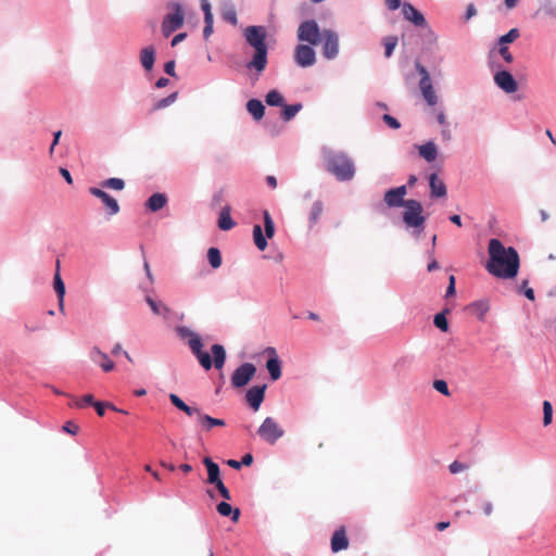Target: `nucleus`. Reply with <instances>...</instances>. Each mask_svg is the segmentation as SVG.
<instances>
[{
  "label": "nucleus",
  "mask_w": 556,
  "mask_h": 556,
  "mask_svg": "<svg viewBox=\"0 0 556 556\" xmlns=\"http://www.w3.org/2000/svg\"><path fill=\"white\" fill-rule=\"evenodd\" d=\"M405 211L403 213V220L408 228H413L420 232L424 229L425 216L422 215L424 208L419 201L409 199L406 200Z\"/></svg>",
  "instance_id": "nucleus-5"
},
{
  "label": "nucleus",
  "mask_w": 556,
  "mask_h": 556,
  "mask_svg": "<svg viewBox=\"0 0 556 556\" xmlns=\"http://www.w3.org/2000/svg\"><path fill=\"white\" fill-rule=\"evenodd\" d=\"M397 45V38L395 36H389L383 39L384 55L390 58Z\"/></svg>",
  "instance_id": "nucleus-39"
},
{
  "label": "nucleus",
  "mask_w": 556,
  "mask_h": 556,
  "mask_svg": "<svg viewBox=\"0 0 556 556\" xmlns=\"http://www.w3.org/2000/svg\"><path fill=\"white\" fill-rule=\"evenodd\" d=\"M441 138L443 141H451L452 140V131L450 129V125L442 127L440 131Z\"/></svg>",
  "instance_id": "nucleus-59"
},
{
  "label": "nucleus",
  "mask_w": 556,
  "mask_h": 556,
  "mask_svg": "<svg viewBox=\"0 0 556 556\" xmlns=\"http://www.w3.org/2000/svg\"><path fill=\"white\" fill-rule=\"evenodd\" d=\"M419 155L427 162H433L438 156V148L433 141L418 146Z\"/></svg>",
  "instance_id": "nucleus-30"
},
{
  "label": "nucleus",
  "mask_w": 556,
  "mask_h": 556,
  "mask_svg": "<svg viewBox=\"0 0 556 556\" xmlns=\"http://www.w3.org/2000/svg\"><path fill=\"white\" fill-rule=\"evenodd\" d=\"M294 62L300 67H311L316 63V52L311 45H298L294 49Z\"/></svg>",
  "instance_id": "nucleus-15"
},
{
  "label": "nucleus",
  "mask_w": 556,
  "mask_h": 556,
  "mask_svg": "<svg viewBox=\"0 0 556 556\" xmlns=\"http://www.w3.org/2000/svg\"><path fill=\"white\" fill-rule=\"evenodd\" d=\"M416 71L420 75V80H419L418 86H419V90L422 96V99L429 106L437 105L439 103V96L433 86L430 73L420 63H416Z\"/></svg>",
  "instance_id": "nucleus-6"
},
{
  "label": "nucleus",
  "mask_w": 556,
  "mask_h": 556,
  "mask_svg": "<svg viewBox=\"0 0 556 556\" xmlns=\"http://www.w3.org/2000/svg\"><path fill=\"white\" fill-rule=\"evenodd\" d=\"M349 541L343 529L337 530L331 538V549L333 553H338L348 548Z\"/></svg>",
  "instance_id": "nucleus-29"
},
{
  "label": "nucleus",
  "mask_w": 556,
  "mask_h": 556,
  "mask_svg": "<svg viewBox=\"0 0 556 556\" xmlns=\"http://www.w3.org/2000/svg\"><path fill=\"white\" fill-rule=\"evenodd\" d=\"M224 17H225V20L229 21L233 25H236L237 22H238L237 14H236V11L233 9H230V10L226 11L224 13Z\"/></svg>",
  "instance_id": "nucleus-58"
},
{
  "label": "nucleus",
  "mask_w": 556,
  "mask_h": 556,
  "mask_svg": "<svg viewBox=\"0 0 556 556\" xmlns=\"http://www.w3.org/2000/svg\"><path fill=\"white\" fill-rule=\"evenodd\" d=\"M169 400L175 407L182 410L188 416H197L199 424L207 431L211 430L212 427L225 426V421L223 419L213 418L208 415L202 414L198 407L187 405L178 395L174 393L169 394Z\"/></svg>",
  "instance_id": "nucleus-4"
},
{
  "label": "nucleus",
  "mask_w": 556,
  "mask_h": 556,
  "mask_svg": "<svg viewBox=\"0 0 556 556\" xmlns=\"http://www.w3.org/2000/svg\"><path fill=\"white\" fill-rule=\"evenodd\" d=\"M155 61V49L153 46L144 47L140 50V63L146 71L153 68Z\"/></svg>",
  "instance_id": "nucleus-28"
},
{
  "label": "nucleus",
  "mask_w": 556,
  "mask_h": 556,
  "mask_svg": "<svg viewBox=\"0 0 556 556\" xmlns=\"http://www.w3.org/2000/svg\"><path fill=\"white\" fill-rule=\"evenodd\" d=\"M247 111L255 121H260L265 114V106L260 100L251 99L247 102Z\"/></svg>",
  "instance_id": "nucleus-32"
},
{
  "label": "nucleus",
  "mask_w": 556,
  "mask_h": 556,
  "mask_svg": "<svg viewBox=\"0 0 556 556\" xmlns=\"http://www.w3.org/2000/svg\"><path fill=\"white\" fill-rule=\"evenodd\" d=\"M433 323L440 330L446 332L448 330V323L444 313H439L434 316Z\"/></svg>",
  "instance_id": "nucleus-44"
},
{
  "label": "nucleus",
  "mask_w": 556,
  "mask_h": 556,
  "mask_svg": "<svg viewBox=\"0 0 556 556\" xmlns=\"http://www.w3.org/2000/svg\"><path fill=\"white\" fill-rule=\"evenodd\" d=\"M476 15H477V9H476L475 4L469 3L466 9L464 21L469 22Z\"/></svg>",
  "instance_id": "nucleus-54"
},
{
  "label": "nucleus",
  "mask_w": 556,
  "mask_h": 556,
  "mask_svg": "<svg viewBox=\"0 0 556 556\" xmlns=\"http://www.w3.org/2000/svg\"><path fill=\"white\" fill-rule=\"evenodd\" d=\"M282 106H283L282 119L286 122L291 121L302 110L301 103H295L292 105H282Z\"/></svg>",
  "instance_id": "nucleus-36"
},
{
  "label": "nucleus",
  "mask_w": 556,
  "mask_h": 556,
  "mask_svg": "<svg viewBox=\"0 0 556 556\" xmlns=\"http://www.w3.org/2000/svg\"><path fill=\"white\" fill-rule=\"evenodd\" d=\"M428 179L430 197L434 199L445 198L447 190L444 181L435 173L430 174Z\"/></svg>",
  "instance_id": "nucleus-23"
},
{
  "label": "nucleus",
  "mask_w": 556,
  "mask_h": 556,
  "mask_svg": "<svg viewBox=\"0 0 556 556\" xmlns=\"http://www.w3.org/2000/svg\"><path fill=\"white\" fill-rule=\"evenodd\" d=\"M265 353L269 355V358L266 362V369L268 370L270 378L276 381L281 377V362L279 361L275 348L268 346L265 350Z\"/></svg>",
  "instance_id": "nucleus-20"
},
{
  "label": "nucleus",
  "mask_w": 556,
  "mask_h": 556,
  "mask_svg": "<svg viewBox=\"0 0 556 556\" xmlns=\"http://www.w3.org/2000/svg\"><path fill=\"white\" fill-rule=\"evenodd\" d=\"M489 261L486 270L497 277L511 279L517 276L519 269V255L517 251L506 248L498 239H491L488 247Z\"/></svg>",
  "instance_id": "nucleus-1"
},
{
  "label": "nucleus",
  "mask_w": 556,
  "mask_h": 556,
  "mask_svg": "<svg viewBox=\"0 0 556 556\" xmlns=\"http://www.w3.org/2000/svg\"><path fill=\"white\" fill-rule=\"evenodd\" d=\"M211 351L213 353V362L211 359V356L202 351V348H199L198 352H192L195 357L198 358L201 366L208 370L212 368V365L214 363V366L216 369L223 368L226 359V351L223 345L220 344H213L211 348Z\"/></svg>",
  "instance_id": "nucleus-8"
},
{
  "label": "nucleus",
  "mask_w": 556,
  "mask_h": 556,
  "mask_svg": "<svg viewBox=\"0 0 556 556\" xmlns=\"http://www.w3.org/2000/svg\"><path fill=\"white\" fill-rule=\"evenodd\" d=\"M243 35L245 41L254 49L253 58L248 62L247 68L253 72L251 79L256 81L267 65V46L265 43L267 31L264 26H248Z\"/></svg>",
  "instance_id": "nucleus-2"
},
{
  "label": "nucleus",
  "mask_w": 556,
  "mask_h": 556,
  "mask_svg": "<svg viewBox=\"0 0 556 556\" xmlns=\"http://www.w3.org/2000/svg\"><path fill=\"white\" fill-rule=\"evenodd\" d=\"M435 117H437V122H438V123H439V125H441L442 127L450 125V124H448V122H447L446 114H445L443 111H439V112L437 113Z\"/></svg>",
  "instance_id": "nucleus-60"
},
{
  "label": "nucleus",
  "mask_w": 556,
  "mask_h": 556,
  "mask_svg": "<svg viewBox=\"0 0 556 556\" xmlns=\"http://www.w3.org/2000/svg\"><path fill=\"white\" fill-rule=\"evenodd\" d=\"M494 84L505 93L510 94L518 90V83L506 70L497 71L493 76Z\"/></svg>",
  "instance_id": "nucleus-17"
},
{
  "label": "nucleus",
  "mask_w": 556,
  "mask_h": 556,
  "mask_svg": "<svg viewBox=\"0 0 556 556\" xmlns=\"http://www.w3.org/2000/svg\"><path fill=\"white\" fill-rule=\"evenodd\" d=\"M211 351L213 353V362L211 359V356L202 351V348H199L198 352H192L195 357L198 358L201 366L208 370L212 368V365L214 363V366L216 369L223 368L226 359V351L223 345L220 344H213L211 348Z\"/></svg>",
  "instance_id": "nucleus-9"
},
{
  "label": "nucleus",
  "mask_w": 556,
  "mask_h": 556,
  "mask_svg": "<svg viewBox=\"0 0 556 556\" xmlns=\"http://www.w3.org/2000/svg\"><path fill=\"white\" fill-rule=\"evenodd\" d=\"M167 197L164 193H153L146 202V207L152 213L161 211L167 204Z\"/></svg>",
  "instance_id": "nucleus-25"
},
{
  "label": "nucleus",
  "mask_w": 556,
  "mask_h": 556,
  "mask_svg": "<svg viewBox=\"0 0 556 556\" xmlns=\"http://www.w3.org/2000/svg\"><path fill=\"white\" fill-rule=\"evenodd\" d=\"M543 408V425L546 427L552 424L553 420V406L551 402L544 401L542 403Z\"/></svg>",
  "instance_id": "nucleus-40"
},
{
  "label": "nucleus",
  "mask_w": 556,
  "mask_h": 556,
  "mask_svg": "<svg viewBox=\"0 0 556 556\" xmlns=\"http://www.w3.org/2000/svg\"><path fill=\"white\" fill-rule=\"evenodd\" d=\"M471 307L480 320L484 319L485 314L490 309L489 303L486 301L475 302L472 303Z\"/></svg>",
  "instance_id": "nucleus-38"
},
{
  "label": "nucleus",
  "mask_w": 556,
  "mask_h": 556,
  "mask_svg": "<svg viewBox=\"0 0 556 556\" xmlns=\"http://www.w3.org/2000/svg\"><path fill=\"white\" fill-rule=\"evenodd\" d=\"M93 396L91 394H86L81 399H76L73 405L77 408H83L86 405H93Z\"/></svg>",
  "instance_id": "nucleus-45"
},
{
  "label": "nucleus",
  "mask_w": 556,
  "mask_h": 556,
  "mask_svg": "<svg viewBox=\"0 0 556 556\" xmlns=\"http://www.w3.org/2000/svg\"><path fill=\"white\" fill-rule=\"evenodd\" d=\"M265 101L270 106L285 105V98L278 90H270L265 98Z\"/></svg>",
  "instance_id": "nucleus-35"
},
{
  "label": "nucleus",
  "mask_w": 556,
  "mask_h": 556,
  "mask_svg": "<svg viewBox=\"0 0 556 556\" xmlns=\"http://www.w3.org/2000/svg\"><path fill=\"white\" fill-rule=\"evenodd\" d=\"M498 52L506 63H513L514 56L506 46H500Z\"/></svg>",
  "instance_id": "nucleus-49"
},
{
  "label": "nucleus",
  "mask_w": 556,
  "mask_h": 556,
  "mask_svg": "<svg viewBox=\"0 0 556 556\" xmlns=\"http://www.w3.org/2000/svg\"><path fill=\"white\" fill-rule=\"evenodd\" d=\"M125 185L126 184H125L124 179L116 178V177L108 178V179L101 181L102 189L108 188V189H112L115 191H122L125 188Z\"/></svg>",
  "instance_id": "nucleus-34"
},
{
  "label": "nucleus",
  "mask_w": 556,
  "mask_h": 556,
  "mask_svg": "<svg viewBox=\"0 0 556 556\" xmlns=\"http://www.w3.org/2000/svg\"><path fill=\"white\" fill-rule=\"evenodd\" d=\"M455 294V277L450 276L448 278V287L446 289V296H452Z\"/></svg>",
  "instance_id": "nucleus-61"
},
{
  "label": "nucleus",
  "mask_w": 556,
  "mask_h": 556,
  "mask_svg": "<svg viewBox=\"0 0 556 556\" xmlns=\"http://www.w3.org/2000/svg\"><path fill=\"white\" fill-rule=\"evenodd\" d=\"M406 194V186H400L397 188L390 189L384 193V202L389 207H404L406 202L404 198Z\"/></svg>",
  "instance_id": "nucleus-19"
},
{
  "label": "nucleus",
  "mask_w": 556,
  "mask_h": 556,
  "mask_svg": "<svg viewBox=\"0 0 556 556\" xmlns=\"http://www.w3.org/2000/svg\"><path fill=\"white\" fill-rule=\"evenodd\" d=\"M168 12L162 22L161 30L164 37H168L174 31L179 29L185 22V14L180 3H172Z\"/></svg>",
  "instance_id": "nucleus-7"
},
{
  "label": "nucleus",
  "mask_w": 556,
  "mask_h": 556,
  "mask_svg": "<svg viewBox=\"0 0 556 556\" xmlns=\"http://www.w3.org/2000/svg\"><path fill=\"white\" fill-rule=\"evenodd\" d=\"M402 13L405 20L412 22L416 26H425V16L410 3L405 2L402 7Z\"/></svg>",
  "instance_id": "nucleus-24"
},
{
  "label": "nucleus",
  "mask_w": 556,
  "mask_h": 556,
  "mask_svg": "<svg viewBox=\"0 0 556 556\" xmlns=\"http://www.w3.org/2000/svg\"><path fill=\"white\" fill-rule=\"evenodd\" d=\"M203 37L207 39L213 34V20H204Z\"/></svg>",
  "instance_id": "nucleus-56"
},
{
  "label": "nucleus",
  "mask_w": 556,
  "mask_h": 556,
  "mask_svg": "<svg viewBox=\"0 0 556 556\" xmlns=\"http://www.w3.org/2000/svg\"><path fill=\"white\" fill-rule=\"evenodd\" d=\"M433 388L444 395H450L447 383L444 380H435L433 382Z\"/></svg>",
  "instance_id": "nucleus-48"
},
{
  "label": "nucleus",
  "mask_w": 556,
  "mask_h": 556,
  "mask_svg": "<svg viewBox=\"0 0 556 556\" xmlns=\"http://www.w3.org/2000/svg\"><path fill=\"white\" fill-rule=\"evenodd\" d=\"M519 37V30L517 28H511L507 34L501 36L498 38V45L505 46L515 41Z\"/></svg>",
  "instance_id": "nucleus-42"
},
{
  "label": "nucleus",
  "mask_w": 556,
  "mask_h": 556,
  "mask_svg": "<svg viewBox=\"0 0 556 556\" xmlns=\"http://www.w3.org/2000/svg\"><path fill=\"white\" fill-rule=\"evenodd\" d=\"M93 406L97 409V413H98L99 416H103L104 415V407H110L113 410L125 413L124 410H121V409L116 408L114 405H112L110 403H105L104 404V403H101V402H94Z\"/></svg>",
  "instance_id": "nucleus-46"
},
{
  "label": "nucleus",
  "mask_w": 556,
  "mask_h": 556,
  "mask_svg": "<svg viewBox=\"0 0 556 556\" xmlns=\"http://www.w3.org/2000/svg\"><path fill=\"white\" fill-rule=\"evenodd\" d=\"M263 217H264L265 235L263 233V229L260 225L253 226V240H254L256 248L260 251H264L267 248L266 238L270 239L275 235V224H274V220H273L270 214L268 213V211H264Z\"/></svg>",
  "instance_id": "nucleus-10"
},
{
  "label": "nucleus",
  "mask_w": 556,
  "mask_h": 556,
  "mask_svg": "<svg viewBox=\"0 0 556 556\" xmlns=\"http://www.w3.org/2000/svg\"><path fill=\"white\" fill-rule=\"evenodd\" d=\"M257 434L265 442L275 444L280 438L283 437L285 431L274 418L266 417L258 427Z\"/></svg>",
  "instance_id": "nucleus-12"
},
{
  "label": "nucleus",
  "mask_w": 556,
  "mask_h": 556,
  "mask_svg": "<svg viewBox=\"0 0 556 556\" xmlns=\"http://www.w3.org/2000/svg\"><path fill=\"white\" fill-rule=\"evenodd\" d=\"M203 464L207 469V482L210 484H216L220 482L222 479L218 465L214 463L210 457H204Z\"/></svg>",
  "instance_id": "nucleus-27"
},
{
  "label": "nucleus",
  "mask_w": 556,
  "mask_h": 556,
  "mask_svg": "<svg viewBox=\"0 0 556 556\" xmlns=\"http://www.w3.org/2000/svg\"><path fill=\"white\" fill-rule=\"evenodd\" d=\"M177 336L185 340L192 352H198L199 348H203L200 336L186 326H178L175 329Z\"/></svg>",
  "instance_id": "nucleus-18"
},
{
  "label": "nucleus",
  "mask_w": 556,
  "mask_h": 556,
  "mask_svg": "<svg viewBox=\"0 0 556 556\" xmlns=\"http://www.w3.org/2000/svg\"><path fill=\"white\" fill-rule=\"evenodd\" d=\"M201 8L204 12V20H213L211 4L207 0H201Z\"/></svg>",
  "instance_id": "nucleus-52"
},
{
  "label": "nucleus",
  "mask_w": 556,
  "mask_h": 556,
  "mask_svg": "<svg viewBox=\"0 0 556 556\" xmlns=\"http://www.w3.org/2000/svg\"><path fill=\"white\" fill-rule=\"evenodd\" d=\"M214 485L217 488V490H218L219 494H220L225 500H227V501H228V500H231L230 492H229V490L225 486V484H224V482H223V481H220V482H218V483H216V484H214Z\"/></svg>",
  "instance_id": "nucleus-53"
},
{
  "label": "nucleus",
  "mask_w": 556,
  "mask_h": 556,
  "mask_svg": "<svg viewBox=\"0 0 556 556\" xmlns=\"http://www.w3.org/2000/svg\"><path fill=\"white\" fill-rule=\"evenodd\" d=\"M323 53L327 60H333L339 54V36L332 29L321 31Z\"/></svg>",
  "instance_id": "nucleus-13"
},
{
  "label": "nucleus",
  "mask_w": 556,
  "mask_h": 556,
  "mask_svg": "<svg viewBox=\"0 0 556 556\" xmlns=\"http://www.w3.org/2000/svg\"><path fill=\"white\" fill-rule=\"evenodd\" d=\"M164 71L169 76H175V62L168 61L164 65Z\"/></svg>",
  "instance_id": "nucleus-62"
},
{
  "label": "nucleus",
  "mask_w": 556,
  "mask_h": 556,
  "mask_svg": "<svg viewBox=\"0 0 556 556\" xmlns=\"http://www.w3.org/2000/svg\"><path fill=\"white\" fill-rule=\"evenodd\" d=\"M146 302L150 306L154 315L162 316L164 318H166L169 315L170 311L168 306L164 304L162 301H156L151 296L147 295Z\"/></svg>",
  "instance_id": "nucleus-31"
},
{
  "label": "nucleus",
  "mask_w": 556,
  "mask_h": 556,
  "mask_svg": "<svg viewBox=\"0 0 556 556\" xmlns=\"http://www.w3.org/2000/svg\"><path fill=\"white\" fill-rule=\"evenodd\" d=\"M321 155L326 169L339 181H350L354 178L356 168L353 160L344 152L323 148Z\"/></svg>",
  "instance_id": "nucleus-3"
},
{
  "label": "nucleus",
  "mask_w": 556,
  "mask_h": 556,
  "mask_svg": "<svg viewBox=\"0 0 556 556\" xmlns=\"http://www.w3.org/2000/svg\"><path fill=\"white\" fill-rule=\"evenodd\" d=\"M296 36L302 42H307L311 46H317L321 39V31L316 21L307 20L299 25Z\"/></svg>",
  "instance_id": "nucleus-11"
},
{
  "label": "nucleus",
  "mask_w": 556,
  "mask_h": 556,
  "mask_svg": "<svg viewBox=\"0 0 556 556\" xmlns=\"http://www.w3.org/2000/svg\"><path fill=\"white\" fill-rule=\"evenodd\" d=\"M176 99H177V93H176V92H174V93L169 94L168 97H166V98H164V99L160 100V101L156 103L155 108H156V109H164V108H166V106H168V105L173 104V103L176 101Z\"/></svg>",
  "instance_id": "nucleus-47"
},
{
  "label": "nucleus",
  "mask_w": 556,
  "mask_h": 556,
  "mask_svg": "<svg viewBox=\"0 0 556 556\" xmlns=\"http://www.w3.org/2000/svg\"><path fill=\"white\" fill-rule=\"evenodd\" d=\"M382 118L392 129H399L401 127L400 122L389 114H384Z\"/></svg>",
  "instance_id": "nucleus-51"
},
{
  "label": "nucleus",
  "mask_w": 556,
  "mask_h": 556,
  "mask_svg": "<svg viewBox=\"0 0 556 556\" xmlns=\"http://www.w3.org/2000/svg\"><path fill=\"white\" fill-rule=\"evenodd\" d=\"M62 135V131L61 130H58L53 134V141H52V144L49 149V153L52 155L53 154V151H54V147L59 143V140H60V137Z\"/></svg>",
  "instance_id": "nucleus-63"
},
{
  "label": "nucleus",
  "mask_w": 556,
  "mask_h": 556,
  "mask_svg": "<svg viewBox=\"0 0 556 556\" xmlns=\"http://www.w3.org/2000/svg\"><path fill=\"white\" fill-rule=\"evenodd\" d=\"M207 260L213 268H218L222 265V255L218 249L210 248L207 251Z\"/></svg>",
  "instance_id": "nucleus-37"
},
{
  "label": "nucleus",
  "mask_w": 556,
  "mask_h": 556,
  "mask_svg": "<svg viewBox=\"0 0 556 556\" xmlns=\"http://www.w3.org/2000/svg\"><path fill=\"white\" fill-rule=\"evenodd\" d=\"M216 509H217L218 514H220L224 517H228L231 515V519L235 522H237L239 520L240 510L238 508L232 509V507L226 502L219 503L217 505Z\"/></svg>",
  "instance_id": "nucleus-33"
},
{
  "label": "nucleus",
  "mask_w": 556,
  "mask_h": 556,
  "mask_svg": "<svg viewBox=\"0 0 556 556\" xmlns=\"http://www.w3.org/2000/svg\"><path fill=\"white\" fill-rule=\"evenodd\" d=\"M266 384L252 387L247 392V401L254 410H258L264 401Z\"/></svg>",
  "instance_id": "nucleus-22"
},
{
  "label": "nucleus",
  "mask_w": 556,
  "mask_h": 556,
  "mask_svg": "<svg viewBox=\"0 0 556 556\" xmlns=\"http://www.w3.org/2000/svg\"><path fill=\"white\" fill-rule=\"evenodd\" d=\"M90 359L98 364L103 371H112L114 369V362L109 357L106 353L101 351L98 346H93L90 351Z\"/></svg>",
  "instance_id": "nucleus-21"
},
{
  "label": "nucleus",
  "mask_w": 556,
  "mask_h": 556,
  "mask_svg": "<svg viewBox=\"0 0 556 556\" xmlns=\"http://www.w3.org/2000/svg\"><path fill=\"white\" fill-rule=\"evenodd\" d=\"M88 191L90 194L101 200L109 216H115L119 213L121 208L117 200L105 192L102 188L90 187Z\"/></svg>",
  "instance_id": "nucleus-16"
},
{
  "label": "nucleus",
  "mask_w": 556,
  "mask_h": 556,
  "mask_svg": "<svg viewBox=\"0 0 556 556\" xmlns=\"http://www.w3.org/2000/svg\"><path fill=\"white\" fill-rule=\"evenodd\" d=\"M467 469V466L463 463H459V462H453L451 465H450V471L452 473H458V472H462L464 470Z\"/></svg>",
  "instance_id": "nucleus-55"
},
{
  "label": "nucleus",
  "mask_w": 556,
  "mask_h": 556,
  "mask_svg": "<svg viewBox=\"0 0 556 556\" xmlns=\"http://www.w3.org/2000/svg\"><path fill=\"white\" fill-rule=\"evenodd\" d=\"M323 203L320 201H315L311 207V212H309V222L312 224H315L317 223V220L319 219V216L321 215L323 213Z\"/></svg>",
  "instance_id": "nucleus-41"
},
{
  "label": "nucleus",
  "mask_w": 556,
  "mask_h": 556,
  "mask_svg": "<svg viewBox=\"0 0 556 556\" xmlns=\"http://www.w3.org/2000/svg\"><path fill=\"white\" fill-rule=\"evenodd\" d=\"M187 37V34L186 33H180L178 35H176L173 39H172V47H176L178 43H180L181 41L185 40V38Z\"/></svg>",
  "instance_id": "nucleus-64"
},
{
  "label": "nucleus",
  "mask_w": 556,
  "mask_h": 556,
  "mask_svg": "<svg viewBox=\"0 0 556 556\" xmlns=\"http://www.w3.org/2000/svg\"><path fill=\"white\" fill-rule=\"evenodd\" d=\"M256 367L252 363L240 365L231 376V384L235 388H243L254 377Z\"/></svg>",
  "instance_id": "nucleus-14"
},
{
  "label": "nucleus",
  "mask_w": 556,
  "mask_h": 556,
  "mask_svg": "<svg viewBox=\"0 0 556 556\" xmlns=\"http://www.w3.org/2000/svg\"><path fill=\"white\" fill-rule=\"evenodd\" d=\"M121 353H123V354H124V356H125L129 362H131V361H132V359H131V357H130V355H129V353H128L127 351H124V350H123V348H122V345H121L119 343H116V344L113 346V349H112V354L117 355V354H121Z\"/></svg>",
  "instance_id": "nucleus-57"
},
{
  "label": "nucleus",
  "mask_w": 556,
  "mask_h": 556,
  "mask_svg": "<svg viewBox=\"0 0 556 556\" xmlns=\"http://www.w3.org/2000/svg\"><path fill=\"white\" fill-rule=\"evenodd\" d=\"M484 516L490 517L493 514V503L491 501H483L480 505Z\"/></svg>",
  "instance_id": "nucleus-50"
},
{
  "label": "nucleus",
  "mask_w": 556,
  "mask_h": 556,
  "mask_svg": "<svg viewBox=\"0 0 556 556\" xmlns=\"http://www.w3.org/2000/svg\"><path fill=\"white\" fill-rule=\"evenodd\" d=\"M218 227L219 229L227 231L235 227V222L231 218V207L229 205H225L220 208L218 215Z\"/></svg>",
  "instance_id": "nucleus-26"
},
{
  "label": "nucleus",
  "mask_w": 556,
  "mask_h": 556,
  "mask_svg": "<svg viewBox=\"0 0 556 556\" xmlns=\"http://www.w3.org/2000/svg\"><path fill=\"white\" fill-rule=\"evenodd\" d=\"M53 288L58 296H65V285L59 271H56L54 275Z\"/></svg>",
  "instance_id": "nucleus-43"
}]
</instances>
